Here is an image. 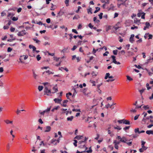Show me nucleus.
<instances>
[{
    "instance_id": "nucleus-56",
    "label": "nucleus",
    "mask_w": 153,
    "mask_h": 153,
    "mask_svg": "<svg viewBox=\"0 0 153 153\" xmlns=\"http://www.w3.org/2000/svg\"><path fill=\"white\" fill-rule=\"evenodd\" d=\"M134 66L136 67L137 68L139 69H140L142 68V67L140 65H138V66L136 65H135Z\"/></svg>"
},
{
    "instance_id": "nucleus-45",
    "label": "nucleus",
    "mask_w": 153,
    "mask_h": 153,
    "mask_svg": "<svg viewBox=\"0 0 153 153\" xmlns=\"http://www.w3.org/2000/svg\"><path fill=\"white\" fill-rule=\"evenodd\" d=\"M97 100H93V102L94 103H95V105H94L92 106V107L93 108L94 106H96V105H97L98 104V103H96L97 102Z\"/></svg>"
},
{
    "instance_id": "nucleus-64",
    "label": "nucleus",
    "mask_w": 153,
    "mask_h": 153,
    "mask_svg": "<svg viewBox=\"0 0 153 153\" xmlns=\"http://www.w3.org/2000/svg\"><path fill=\"white\" fill-rule=\"evenodd\" d=\"M77 48V46H76V45H74L73 47V48L71 49V50L72 51H74V50H75L76 48Z\"/></svg>"
},
{
    "instance_id": "nucleus-29",
    "label": "nucleus",
    "mask_w": 153,
    "mask_h": 153,
    "mask_svg": "<svg viewBox=\"0 0 153 153\" xmlns=\"http://www.w3.org/2000/svg\"><path fill=\"white\" fill-rule=\"evenodd\" d=\"M33 76L34 77V78L36 79H37V75H36V74H35V72L33 71Z\"/></svg>"
},
{
    "instance_id": "nucleus-8",
    "label": "nucleus",
    "mask_w": 153,
    "mask_h": 153,
    "mask_svg": "<svg viewBox=\"0 0 153 153\" xmlns=\"http://www.w3.org/2000/svg\"><path fill=\"white\" fill-rule=\"evenodd\" d=\"M53 100L55 103L60 104L62 100L61 99L55 98Z\"/></svg>"
},
{
    "instance_id": "nucleus-55",
    "label": "nucleus",
    "mask_w": 153,
    "mask_h": 153,
    "mask_svg": "<svg viewBox=\"0 0 153 153\" xmlns=\"http://www.w3.org/2000/svg\"><path fill=\"white\" fill-rule=\"evenodd\" d=\"M109 53V52L106 51L105 53L103 54V56H107L108 55L107 54H108Z\"/></svg>"
},
{
    "instance_id": "nucleus-38",
    "label": "nucleus",
    "mask_w": 153,
    "mask_h": 153,
    "mask_svg": "<svg viewBox=\"0 0 153 153\" xmlns=\"http://www.w3.org/2000/svg\"><path fill=\"white\" fill-rule=\"evenodd\" d=\"M117 50H114L113 51V54H114V55H117Z\"/></svg>"
},
{
    "instance_id": "nucleus-41",
    "label": "nucleus",
    "mask_w": 153,
    "mask_h": 153,
    "mask_svg": "<svg viewBox=\"0 0 153 153\" xmlns=\"http://www.w3.org/2000/svg\"><path fill=\"white\" fill-rule=\"evenodd\" d=\"M90 82L93 84L92 85L93 86H95L96 85V84H95V81L91 80Z\"/></svg>"
},
{
    "instance_id": "nucleus-27",
    "label": "nucleus",
    "mask_w": 153,
    "mask_h": 153,
    "mask_svg": "<svg viewBox=\"0 0 153 153\" xmlns=\"http://www.w3.org/2000/svg\"><path fill=\"white\" fill-rule=\"evenodd\" d=\"M112 26L110 25L108 26V27H107L106 28V31H108L109 30H111L112 29Z\"/></svg>"
},
{
    "instance_id": "nucleus-9",
    "label": "nucleus",
    "mask_w": 153,
    "mask_h": 153,
    "mask_svg": "<svg viewBox=\"0 0 153 153\" xmlns=\"http://www.w3.org/2000/svg\"><path fill=\"white\" fill-rule=\"evenodd\" d=\"M114 6L112 4H111L110 5V7L107 8L108 10L110 11V10H112L113 11L114 10Z\"/></svg>"
},
{
    "instance_id": "nucleus-10",
    "label": "nucleus",
    "mask_w": 153,
    "mask_h": 153,
    "mask_svg": "<svg viewBox=\"0 0 153 153\" xmlns=\"http://www.w3.org/2000/svg\"><path fill=\"white\" fill-rule=\"evenodd\" d=\"M146 26L144 27L143 28V30H146L147 28H148L150 26V23L148 22H146L145 23Z\"/></svg>"
},
{
    "instance_id": "nucleus-50",
    "label": "nucleus",
    "mask_w": 153,
    "mask_h": 153,
    "mask_svg": "<svg viewBox=\"0 0 153 153\" xmlns=\"http://www.w3.org/2000/svg\"><path fill=\"white\" fill-rule=\"evenodd\" d=\"M18 18L17 17H13L12 18V20L14 21H15L18 20Z\"/></svg>"
},
{
    "instance_id": "nucleus-32",
    "label": "nucleus",
    "mask_w": 153,
    "mask_h": 153,
    "mask_svg": "<svg viewBox=\"0 0 153 153\" xmlns=\"http://www.w3.org/2000/svg\"><path fill=\"white\" fill-rule=\"evenodd\" d=\"M143 108L145 110L149 109V108L148 105H144L143 107Z\"/></svg>"
},
{
    "instance_id": "nucleus-19",
    "label": "nucleus",
    "mask_w": 153,
    "mask_h": 153,
    "mask_svg": "<svg viewBox=\"0 0 153 153\" xmlns=\"http://www.w3.org/2000/svg\"><path fill=\"white\" fill-rule=\"evenodd\" d=\"M92 152V150L91 148V147H90L89 148V150L87 151H84L83 152H87L88 153H91Z\"/></svg>"
},
{
    "instance_id": "nucleus-25",
    "label": "nucleus",
    "mask_w": 153,
    "mask_h": 153,
    "mask_svg": "<svg viewBox=\"0 0 153 153\" xmlns=\"http://www.w3.org/2000/svg\"><path fill=\"white\" fill-rule=\"evenodd\" d=\"M74 93L72 95V97L73 98H74L75 95L77 93V92H76V90H75V88H74Z\"/></svg>"
},
{
    "instance_id": "nucleus-33",
    "label": "nucleus",
    "mask_w": 153,
    "mask_h": 153,
    "mask_svg": "<svg viewBox=\"0 0 153 153\" xmlns=\"http://www.w3.org/2000/svg\"><path fill=\"white\" fill-rule=\"evenodd\" d=\"M92 10V9L91 8H90L89 9H87L88 13H91V14H92V12L91 11Z\"/></svg>"
},
{
    "instance_id": "nucleus-18",
    "label": "nucleus",
    "mask_w": 153,
    "mask_h": 153,
    "mask_svg": "<svg viewBox=\"0 0 153 153\" xmlns=\"http://www.w3.org/2000/svg\"><path fill=\"white\" fill-rule=\"evenodd\" d=\"M145 35H148V36L149 37L148 39H152V35L151 34H149V33H146L145 34Z\"/></svg>"
},
{
    "instance_id": "nucleus-21",
    "label": "nucleus",
    "mask_w": 153,
    "mask_h": 153,
    "mask_svg": "<svg viewBox=\"0 0 153 153\" xmlns=\"http://www.w3.org/2000/svg\"><path fill=\"white\" fill-rule=\"evenodd\" d=\"M74 118L73 116H71L70 117H68L67 118V120L68 121H72Z\"/></svg>"
},
{
    "instance_id": "nucleus-57",
    "label": "nucleus",
    "mask_w": 153,
    "mask_h": 153,
    "mask_svg": "<svg viewBox=\"0 0 153 153\" xmlns=\"http://www.w3.org/2000/svg\"><path fill=\"white\" fill-rule=\"evenodd\" d=\"M88 26L91 29H92V28L93 27V26L92 25L91 23H89L88 25Z\"/></svg>"
},
{
    "instance_id": "nucleus-47",
    "label": "nucleus",
    "mask_w": 153,
    "mask_h": 153,
    "mask_svg": "<svg viewBox=\"0 0 153 153\" xmlns=\"http://www.w3.org/2000/svg\"><path fill=\"white\" fill-rule=\"evenodd\" d=\"M146 118L143 117V119H142V122H143L144 123H143V124H144L146 123Z\"/></svg>"
},
{
    "instance_id": "nucleus-15",
    "label": "nucleus",
    "mask_w": 153,
    "mask_h": 153,
    "mask_svg": "<svg viewBox=\"0 0 153 153\" xmlns=\"http://www.w3.org/2000/svg\"><path fill=\"white\" fill-rule=\"evenodd\" d=\"M56 141V139L53 138L51 140V143H53L54 145H56L57 143Z\"/></svg>"
},
{
    "instance_id": "nucleus-62",
    "label": "nucleus",
    "mask_w": 153,
    "mask_h": 153,
    "mask_svg": "<svg viewBox=\"0 0 153 153\" xmlns=\"http://www.w3.org/2000/svg\"><path fill=\"white\" fill-rule=\"evenodd\" d=\"M46 22L48 23H50L51 22V19L50 18H48L46 20Z\"/></svg>"
},
{
    "instance_id": "nucleus-4",
    "label": "nucleus",
    "mask_w": 153,
    "mask_h": 153,
    "mask_svg": "<svg viewBox=\"0 0 153 153\" xmlns=\"http://www.w3.org/2000/svg\"><path fill=\"white\" fill-rule=\"evenodd\" d=\"M141 142L142 148H143V149L144 150H146L148 148V147L145 146H144V145L146 143V142L143 141H142Z\"/></svg>"
},
{
    "instance_id": "nucleus-52",
    "label": "nucleus",
    "mask_w": 153,
    "mask_h": 153,
    "mask_svg": "<svg viewBox=\"0 0 153 153\" xmlns=\"http://www.w3.org/2000/svg\"><path fill=\"white\" fill-rule=\"evenodd\" d=\"M123 121H124V119L121 120H118L117 121V122L121 124V123H123Z\"/></svg>"
},
{
    "instance_id": "nucleus-54",
    "label": "nucleus",
    "mask_w": 153,
    "mask_h": 153,
    "mask_svg": "<svg viewBox=\"0 0 153 153\" xmlns=\"http://www.w3.org/2000/svg\"><path fill=\"white\" fill-rule=\"evenodd\" d=\"M140 114L137 115L134 117V120H136L138 118Z\"/></svg>"
},
{
    "instance_id": "nucleus-53",
    "label": "nucleus",
    "mask_w": 153,
    "mask_h": 153,
    "mask_svg": "<svg viewBox=\"0 0 153 153\" xmlns=\"http://www.w3.org/2000/svg\"><path fill=\"white\" fill-rule=\"evenodd\" d=\"M114 128L115 129H118V130H120L121 129V128L119 126H117L116 127H114Z\"/></svg>"
},
{
    "instance_id": "nucleus-58",
    "label": "nucleus",
    "mask_w": 153,
    "mask_h": 153,
    "mask_svg": "<svg viewBox=\"0 0 153 153\" xmlns=\"http://www.w3.org/2000/svg\"><path fill=\"white\" fill-rule=\"evenodd\" d=\"M53 58H54V60L56 61H58L59 60V59H60L59 58H57L56 57H54Z\"/></svg>"
},
{
    "instance_id": "nucleus-40",
    "label": "nucleus",
    "mask_w": 153,
    "mask_h": 153,
    "mask_svg": "<svg viewBox=\"0 0 153 153\" xmlns=\"http://www.w3.org/2000/svg\"><path fill=\"white\" fill-rule=\"evenodd\" d=\"M33 39L34 41L36 42V43H38L40 42V41L38 40L36 38H33Z\"/></svg>"
},
{
    "instance_id": "nucleus-12",
    "label": "nucleus",
    "mask_w": 153,
    "mask_h": 153,
    "mask_svg": "<svg viewBox=\"0 0 153 153\" xmlns=\"http://www.w3.org/2000/svg\"><path fill=\"white\" fill-rule=\"evenodd\" d=\"M116 104L115 103H113L111 105H110L109 103H108L107 105H106L105 106V108H108L109 107L110 108H111L112 106L114 105H115Z\"/></svg>"
},
{
    "instance_id": "nucleus-36",
    "label": "nucleus",
    "mask_w": 153,
    "mask_h": 153,
    "mask_svg": "<svg viewBox=\"0 0 153 153\" xmlns=\"http://www.w3.org/2000/svg\"><path fill=\"white\" fill-rule=\"evenodd\" d=\"M69 0H66L65 1V3L66 4V6H69Z\"/></svg>"
},
{
    "instance_id": "nucleus-23",
    "label": "nucleus",
    "mask_w": 153,
    "mask_h": 153,
    "mask_svg": "<svg viewBox=\"0 0 153 153\" xmlns=\"http://www.w3.org/2000/svg\"><path fill=\"white\" fill-rule=\"evenodd\" d=\"M95 8L96 10L94 12V13H96L100 10V8L99 7H95Z\"/></svg>"
},
{
    "instance_id": "nucleus-13",
    "label": "nucleus",
    "mask_w": 153,
    "mask_h": 153,
    "mask_svg": "<svg viewBox=\"0 0 153 153\" xmlns=\"http://www.w3.org/2000/svg\"><path fill=\"white\" fill-rule=\"evenodd\" d=\"M127 53V55L128 56H133L134 55V53L132 52H131L130 51H128Z\"/></svg>"
},
{
    "instance_id": "nucleus-48",
    "label": "nucleus",
    "mask_w": 153,
    "mask_h": 153,
    "mask_svg": "<svg viewBox=\"0 0 153 153\" xmlns=\"http://www.w3.org/2000/svg\"><path fill=\"white\" fill-rule=\"evenodd\" d=\"M142 15L141 16V18L142 19H144L145 18V13L144 12H142Z\"/></svg>"
},
{
    "instance_id": "nucleus-1",
    "label": "nucleus",
    "mask_w": 153,
    "mask_h": 153,
    "mask_svg": "<svg viewBox=\"0 0 153 153\" xmlns=\"http://www.w3.org/2000/svg\"><path fill=\"white\" fill-rule=\"evenodd\" d=\"M45 94H47V95H50V94L52 93L50 89H49L48 87L46 86L44 90Z\"/></svg>"
},
{
    "instance_id": "nucleus-35",
    "label": "nucleus",
    "mask_w": 153,
    "mask_h": 153,
    "mask_svg": "<svg viewBox=\"0 0 153 153\" xmlns=\"http://www.w3.org/2000/svg\"><path fill=\"white\" fill-rule=\"evenodd\" d=\"M140 22V20H137V18H135L134 19V23L137 24L138 22Z\"/></svg>"
},
{
    "instance_id": "nucleus-3",
    "label": "nucleus",
    "mask_w": 153,
    "mask_h": 153,
    "mask_svg": "<svg viewBox=\"0 0 153 153\" xmlns=\"http://www.w3.org/2000/svg\"><path fill=\"white\" fill-rule=\"evenodd\" d=\"M51 106H50L49 108H48L47 109L43 111L41 113V114L42 115H44L45 113H48L50 111Z\"/></svg>"
},
{
    "instance_id": "nucleus-26",
    "label": "nucleus",
    "mask_w": 153,
    "mask_h": 153,
    "mask_svg": "<svg viewBox=\"0 0 153 153\" xmlns=\"http://www.w3.org/2000/svg\"><path fill=\"white\" fill-rule=\"evenodd\" d=\"M110 74L109 73H107L106 74L105 76V79H107L108 78H109V77L110 76Z\"/></svg>"
},
{
    "instance_id": "nucleus-16",
    "label": "nucleus",
    "mask_w": 153,
    "mask_h": 153,
    "mask_svg": "<svg viewBox=\"0 0 153 153\" xmlns=\"http://www.w3.org/2000/svg\"><path fill=\"white\" fill-rule=\"evenodd\" d=\"M68 102V100H65L63 101V104H61L62 105L63 107H66L67 105L66 104H65V103H67Z\"/></svg>"
},
{
    "instance_id": "nucleus-17",
    "label": "nucleus",
    "mask_w": 153,
    "mask_h": 153,
    "mask_svg": "<svg viewBox=\"0 0 153 153\" xmlns=\"http://www.w3.org/2000/svg\"><path fill=\"white\" fill-rule=\"evenodd\" d=\"M146 133L147 134L149 135L152 134L153 135V131L152 130H147L146 131Z\"/></svg>"
},
{
    "instance_id": "nucleus-7",
    "label": "nucleus",
    "mask_w": 153,
    "mask_h": 153,
    "mask_svg": "<svg viewBox=\"0 0 153 153\" xmlns=\"http://www.w3.org/2000/svg\"><path fill=\"white\" fill-rule=\"evenodd\" d=\"M117 139L120 140V141L123 143H126V141H127V140H123L122 138L120 136H117L116 138Z\"/></svg>"
},
{
    "instance_id": "nucleus-11",
    "label": "nucleus",
    "mask_w": 153,
    "mask_h": 153,
    "mask_svg": "<svg viewBox=\"0 0 153 153\" xmlns=\"http://www.w3.org/2000/svg\"><path fill=\"white\" fill-rule=\"evenodd\" d=\"M123 123L126 125H130V122L128 120L124 119Z\"/></svg>"
},
{
    "instance_id": "nucleus-59",
    "label": "nucleus",
    "mask_w": 153,
    "mask_h": 153,
    "mask_svg": "<svg viewBox=\"0 0 153 153\" xmlns=\"http://www.w3.org/2000/svg\"><path fill=\"white\" fill-rule=\"evenodd\" d=\"M130 127V126H126L125 127L123 128V129L124 131L128 129Z\"/></svg>"
},
{
    "instance_id": "nucleus-2",
    "label": "nucleus",
    "mask_w": 153,
    "mask_h": 153,
    "mask_svg": "<svg viewBox=\"0 0 153 153\" xmlns=\"http://www.w3.org/2000/svg\"><path fill=\"white\" fill-rule=\"evenodd\" d=\"M27 33L26 32V31L25 30H22L21 31L19 32L18 34L17 35L19 36H24Z\"/></svg>"
},
{
    "instance_id": "nucleus-42",
    "label": "nucleus",
    "mask_w": 153,
    "mask_h": 153,
    "mask_svg": "<svg viewBox=\"0 0 153 153\" xmlns=\"http://www.w3.org/2000/svg\"><path fill=\"white\" fill-rule=\"evenodd\" d=\"M74 143L73 144H74V146H75V147H76L77 146V140H74Z\"/></svg>"
},
{
    "instance_id": "nucleus-51",
    "label": "nucleus",
    "mask_w": 153,
    "mask_h": 153,
    "mask_svg": "<svg viewBox=\"0 0 153 153\" xmlns=\"http://www.w3.org/2000/svg\"><path fill=\"white\" fill-rule=\"evenodd\" d=\"M72 111H78V112H81L80 110V109H72Z\"/></svg>"
},
{
    "instance_id": "nucleus-46",
    "label": "nucleus",
    "mask_w": 153,
    "mask_h": 153,
    "mask_svg": "<svg viewBox=\"0 0 153 153\" xmlns=\"http://www.w3.org/2000/svg\"><path fill=\"white\" fill-rule=\"evenodd\" d=\"M127 78V79H128L129 81H131L133 80V79L132 78H131L130 76H126Z\"/></svg>"
},
{
    "instance_id": "nucleus-39",
    "label": "nucleus",
    "mask_w": 153,
    "mask_h": 153,
    "mask_svg": "<svg viewBox=\"0 0 153 153\" xmlns=\"http://www.w3.org/2000/svg\"><path fill=\"white\" fill-rule=\"evenodd\" d=\"M103 14V13H100L98 15V16L99 17V18L100 19H101L102 18V15Z\"/></svg>"
},
{
    "instance_id": "nucleus-28",
    "label": "nucleus",
    "mask_w": 153,
    "mask_h": 153,
    "mask_svg": "<svg viewBox=\"0 0 153 153\" xmlns=\"http://www.w3.org/2000/svg\"><path fill=\"white\" fill-rule=\"evenodd\" d=\"M121 142V141H120V140L119 141H117L116 140H115L114 141L113 143H116L117 145H119L120 142Z\"/></svg>"
},
{
    "instance_id": "nucleus-5",
    "label": "nucleus",
    "mask_w": 153,
    "mask_h": 153,
    "mask_svg": "<svg viewBox=\"0 0 153 153\" xmlns=\"http://www.w3.org/2000/svg\"><path fill=\"white\" fill-rule=\"evenodd\" d=\"M134 34H131V36L129 39V41L131 43H133L134 42Z\"/></svg>"
},
{
    "instance_id": "nucleus-30",
    "label": "nucleus",
    "mask_w": 153,
    "mask_h": 153,
    "mask_svg": "<svg viewBox=\"0 0 153 153\" xmlns=\"http://www.w3.org/2000/svg\"><path fill=\"white\" fill-rule=\"evenodd\" d=\"M43 87L42 86H39L38 89L39 91H41L42 90L43 88Z\"/></svg>"
},
{
    "instance_id": "nucleus-20",
    "label": "nucleus",
    "mask_w": 153,
    "mask_h": 153,
    "mask_svg": "<svg viewBox=\"0 0 153 153\" xmlns=\"http://www.w3.org/2000/svg\"><path fill=\"white\" fill-rule=\"evenodd\" d=\"M45 73H48V75H50L51 74H54V72H51V71H50L49 70L46 71H45L43 72V74H44Z\"/></svg>"
},
{
    "instance_id": "nucleus-49",
    "label": "nucleus",
    "mask_w": 153,
    "mask_h": 153,
    "mask_svg": "<svg viewBox=\"0 0 153 153\" xmlns=\"http://www.w3.org/2000/svg\"><path fill=\"white\" fill-rule=\"evenodd\" d=\"M134 131L135 133H138L139 134V129L138 128H137L134 129Z\"/></svg>"
},
{
    "instance_id": "nucleus-34",
    "label": "nucleus",
    "mask_w": 153,
    "mask_h": 153,
    "mask_svg": "<svg viewBox=\"0 0 153 153\" xmlns=\"http://www.w3.org/2000/svg\"><path fill=\"white\" fill-rule=\"evenodd\" d=\"M68 35H69V36L70 37V38L69 39L70 40V41L71 42L72 39H73V35L71 33L68 34Z\"/></svg>"
},
{
    "instance_id": "nucleus-43",
    "label": "nucleus",
    "mask_w": 153,
    "mask_h": 153,
    "mask_svg": "<svg viewBox=\"0 0 153 153\" xmlns=\"http://www.w3.org/2000/svg\"><path fill=\"white\" fill-rule=\"evenodd\" d=\"M14 15V13H8V15L7 16L8 17H10V16H12L11 17H12V16H13Z\"/></svg>"
},
{
    "instance_id": "nucleus-37",
    "label": "nucleus",
    "mask_w": 153,
    "mask_h": 153,
    "mask_svg": "<svg viewBox=\"0 0 153 153\" xmlns=\"http://www.w3.org/2000/svg\"><path fill=\"white\" fill-rule=\"evenodd\" d=\"M36 59H37V60L39 61V60H40L41 57L40 56V55H37V56H36Z\"/></svg>"
},
{
    "instance_id": "nucleus-6",
    "label": "nucleus",
    "mask_w": 153,
    "mask_h": 153,
    "mask_svg": "<svg viewBox=\"0 0 153 153\" xmlns=\"http://www.w3.org/2000/svg\"><path fill=\"white\" fill-rule=\"evenodd\" d=\"M53 90H54V92H52V94H54L58 91V88L57 86V85H56L55 86L53 87Z\"/></svg>"
},
{
    "instance_id": "nucleus-31",
    "label": "nucleus",
    "mask_w": 153,
    "mask_h": 153,
    "mask_svg": "<svg viewBox=\"0 0 153 153\" xmlns=\"http://www.w3.org/2000/svg\"><path fill=\"white\" fill-rule=\"evenodd\" d=\"M4 122L7 123V124H8V123H10L12 124L13 123L12 121H10L8 120H6L4 121Z\"/></svg>"
},
{
    "instance_id": "nucleus-24",
    "label": "nucleus",
    "mask_w": 153,
    "mask_h": 153,
    "mask_svg": "<svg viewBox=\"0 0 153 153\" xmlns=\"http://www.w3.org/2000/svg\"><path fill=\"white\" fill-rule=\"evenodd\" d=\"M82 137V136H76L75 138L74 139H77L78 140H80L81 139V137Z\"/></svg>"
},
{
    "instance_id": "nucleus-63",
    "label": "nucleus",
    "mask_w": 153,
    "mask_h": 153,
    "mask_svg": "<svg viewBox=\"0 0 153 153\" xmlns=\"http://www.w3.org/2000/svg\"><path fill=\"white\" fill-rule=\"evenodd\" d=\"M87 89H88V88H84L82 90V92L84 93H85L86 91L87 90Z\"/></svg>"
},
{
    "instance_id": "nucleus-22",
    "label": "nucleus",
    "mask_w": 153,
    "mask_h": 153,
    "mask_svg": "<svg viewBox=\"0 0 153 153\" xmlns=\"http://www.w3.org/2000/svg\"><path fill=\"white\" fill-rule=\"evenodd\" d=\"M43 145L44 146H46L47 145V143H44L43 141H42L40 142L39 144V146H41L42 145Z\"/></svg>"
},
{
    "instance_id": "nucleus-14",
    "label": "nucleus",
    "mask_w": 153,
    "mask_h": 153,
    "mask_svg": "<svg viewBox=\"0 0 153 153\" xmlns=\"http://www.w3.org/2000/svg\"><path fill=\"white\" fill-rule=\"evenodd\" d=\"M46 129L45 131V132H49L51 130V127L50 126H47L46 127Z\"/></svg>"
},
{
    "instance_id": "nucleus-44",
    "label": "nucleus",
    "mask_w": 153,
    "mask_h": 153,
    "mask_svg": "<svg viewBox=\"0 0 153 153\" xmlns=\"http://www.w3.org/2000/svg\"><path fill=\"white\" fill-rule=\"evenodd\" d=\"M146 90V88H143L142 89L139 90V91L140 92V94H141L142 93L144 92L145 90Z\"/></svg>"
},
{
    "instance_id": "nucleus-60",
    "label": "nucleus",
    "mask_w": 153,
    "mask_h": 153,
    "mask_svg": "<svg viewBox=\"0 0 153 153\" xmlns=\"http://www.w3.org/2000/svg\"><path fill=\"white\" fill-rule=\"evenodd\" d=\"M12 50V49L10 47H8L7 48V51L8 52H10Z\"/></svg>"
},
{
    "instance_id": "nucleus-61",
    "label": "nucleus",
    "mask_w": 153,
    "mask_h": 153,
    "mask_svg": "<svg viewBox=\"0 0 153 153\" xmlns=\"http://www.w3.org/2000/svg\"><path fill=\"white\" fill-rule=\"evenodd\" d=\"M38 122L41 124H43V122L42 121V120L41 118H40L39 119Z\"/></svg>"
}]
</instances>
